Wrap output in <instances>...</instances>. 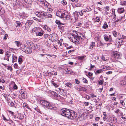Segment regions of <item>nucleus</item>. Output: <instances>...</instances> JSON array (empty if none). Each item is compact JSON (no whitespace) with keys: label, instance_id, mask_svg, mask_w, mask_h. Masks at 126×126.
<instances>
[{"label":"nucleus","instance_id":"obj_38","mask_svg":"<svg viewBox=\"0 0 126 126\" xmlns=\"http://www.w3.org/2000/svg\"><path fill=\"white\" fill-rule=\"evenodd\" d=\"M113 36L115 37H117V32L116 31H114L113 32Z\"/></svg>","mask_w":126,"mask_h":126},{"label":"nucleus","instance_id":"obj_54","mask_svg":"<svg viewBox=\"0 0 126 126\" xmlns=\"http://www.w3.org/2000/svg\"><path fill=\"white\" fill-rule=\"evenodd\" d=\"M81 4L80 3H78L76 4L75 5V6L76 7H78L79 6H81Z\"/></svg>","mask_w":126,"mask_h":126},{"label":"nucleus","instance_id":"obj_6","mask_svg":"<svg viewBox=\"0 0 126 126\" xmlns=\"http://www.w3.org/2000/svg\"><path fill=\"white\" fill-rule=\"evenodd\" d=\"M12 54L11 52H10L9 51H7L5 54V57L4 58V60H6L9 61V58L11 56H12Z\"/></svg>","mask_w":126,"mask_h":126},{"label":"nucleus","instance_id":"obj_58","mask_svg":"<svg viewBox=\"0 0 126 126\" xmlns=\"http://www.w3.org/2000/svg\"><path fill=\"white\" fill-rule=\"evenodd\" d=\"M48 34H46L44 35V36L45 38H46L48 37Z\"/></svg>","mask_w":126,"mask_h":126},{"label":"nucleus","instance_id":"obj_51","mask_svg":"<svg viewBox=\"0 0 126 126\" xmlns=\"http://www.w3.org/2000/svg\"><path fill=\"white\" fill-rule=\"evenodd\" d=\"M8 36V35L7 34H5L4 37H3V39L4 40H6L7 39V37Z\"/></svg>","mask_w":126,"mask_h":126},{"label":"nucleus","instance_id":"obj_11","mask_svg":"<svg viewBox=\"0 0 126 126\" xmlns=\"http://www.w3.org/2000/svg\"><path fill=\"white\" fill-rule=\"evenodd\" d=\"M109 121L111 123H115L117 122V118L116 117H113L109 118Z\"/></svg>","mask_w":126,"mask_h":126},{"label":"nucleus","instance_id":"obj_47","mask_svg":"<svg viewBox=\"0 0 126 126\" xmlns=\"http://www.w3.org/2000/svg\"><path fill=\"white\" fill-rule=\"evenodd\" d=\"M36 111L40 113H41V111L40 110L37 108H35L34 109Z\"/></svg>","mask_w":126,"mask_h":126},{"label":"nucleus","instance_id":"obj_22","mask_svg":"<svg viewBox=\"0 0 126 126\" xmlns=\"http://www.w3.org/2000/svg\"><path fill=\"white\" fill-rule=\"evenodd\" d=\"M95 43L94 42H92L89 47V48L90 49H92L93 47L95 46Z\"/></svg>","mask_w":126,"mask_h":126},{"label":"nucleus","instance_id":"obj_2","mask_svg":"<svg viewBox=\"0 0 126 126\" xmlns=\"http://www.w3.org/2000/svg\"><path fill=\"white\" fill-rule=\"evenodd\" d=\"M57 16L61 18H65V19L68 20L70 19V16L69 14L63 10L57 11L56 13Z\"/></svg>","mask_w":126,"mask_h":126},{"label":"nucleus","instance_id":"obj_42","mask_svg":"<svg viewBox=\"0 0 126 126\" xmlns=\"http://www.w3.org/2000/svg\"><path fill=\"white\" fill-rule=\"evenodd\" d=\"M2 116L3 117V120L5 121H8L10 120L9 119H7L4 116V115L3 114L2 115Z\"/></svg>","mask_w":126,"mask_h":126},{"label":"nucleus","instance_id":"obj_8","mask_svg":"<svg viewBox=\"0 0 126 126\" xmlns=\"http://www.w3.org/2000/svg\"><path fill=\"white\" fill-rule=\"evenodd\" d=\"M33 22V21L32 20H27L25 24V27L27 28H29Z\"/></svg>","mask_w":126,"mask_h":126},{"label":"nucleus","instance_id":"obj_17","mask_svg":"<svg viewBox=\"0 0 126 126\" xmlns=\"http://www.w3.org/2000/svg\"><path fill=\"white\" fill-rule=\"evenodd\" d=\"M12 57V62L13 63L17 61V57L14 54H13Z\"/></svg>","mask_w":126,"mask_h":126},{"label":"nucleus","instance_id":"obj_35","mask_svg":"<svg viewBox=\"0 0 126 126\" xmlns=\"http://www.w3.org/2000/svg\"><path fill=\"white\" fill-rule=\"evenodd\" d=\"M9 112L12 115V116H14V117L15 119V118L16 116L14 115V113L11 111H9Z\"/></svg>","mask_w":126,"mask_h":126},{"label":"nucleus","instance_id":"obj_37","mask_svg":"<svg viewBox=\"0 0 126 126\" xmlns=\"http://www.w3.org/2000/svg\"><path fill=\"white\" fill-rule=\"evenodd\" d=\"M33 30H34V31H36L39 32V30L40 31V30H41V29H40V28H39V27H37V28L35 27L34 28Z\"/></svg>","mask_w":126,"mask_h":126},{"label":"nucleus","instance_id":"obj_39","mask_svg":"<svg viewBox=\"0 0 126 126\" xmlns=\"http://www.w3.org/2000/svg\"><path fill=\"white\" fill-rule=\"evenodd\" d=\"M120 103L123 106H124L125 105L126 106V103H125V102H124V101L123 100H121L120 101Z\"/></svg>","mask_w":126,"mask_h":126},{"label":"nucleus","instance_id":"obj_28","mask_svg":"<svg viewBox=\"0 0 126 126\" xmlns=\"http://www.w3.org/2000/svg\"><path fill=\"white\" fill-rule=\"evenodd\" d=\"M126 38V36L122 35V37H121V38H119V41L121 40V41L122 42L123 40V39H125Z\"/></svg>","mask_w":126,"mask_h":126},{"label":"nucleus","instance_id":"obj_26","mask_svg":"<svg viewBox=\"0 0 126 126\" xmlns=\"http://www.w3.org/2000/svg\"><path fill=\"white\" fill-rule=\"evenodd\" d=\"M120 84L121 85H126V81L125 80H122L120 82Z\"/></svg>","mask_w":126,"mask_h":126},{"label":"nucleus","instance_id":"obj_55","mask_svg":"<svg viewBox=\"0 0 126 126\" xmlns=\"http://www.w3.org/2000/svg\"><path fill=\"white\" fill-rule=\"evenodd\" d=\"M91 10L92 9L90 7L87 8L86 10V11L87 12L90 11H91Z\"/></svg>","mask_w":126,"mask_h":126},{"label":"nucleus","instance_id":"obj_50","mask_svg":"<svg viewBox=\"0 0 126 126\" xmlns=\"http://www.w3.org/2000/svg\"><path fill=\"white\" fill-rule=\"evenodd\" d=\"M121 5H126V1H124L123 2L121 3Z\"/></svg>","mask_w":126,"mask_h":126},{"label":"nucleus","instance_id":"obj_56","mask_svg":"<svg viewBox=\"0 0 126 126\" xmlns=\"http://www.w3.org/2000/svg\"><path fill=\"white\" fill-rule=\"evenodd\" d=\"M84 58V57L83 56L80 57L78 59L80 60H82Z\"/></svg>","mask_w":126,"mask_h":126},{"label":"nucleus","instance_id":"obj_43","mask_svg":"<svg viewBox=\"0 0 126 126\" xmlns=\"http://www.w3.org/2000/svg\"><path fill=\"white\" fill-rule=\"evenodd\" d=\"M62 3L63 5H65L67 3L65 0H63L62 1Z\"/></svg>","mask_w":126,"mask_h":126},{"label":"nucleus","instance_id":"obj_20","mask_svg":"<svg viewBox=\"0 0 126 126\" xmlns=\"http://www.w3.org/2000/svg\"><path fill=\"white\" fill-rule=\"evenodd\" d=\"M122 42L121 41V40L118 41L117 42H116V45L118 47H120L121 45Z\"/></svg>","mask_w":126,"mask_h":126},{"label":"nucleus","instance_id":"obj_19","mask_svg":"<svg viewBox=\"0 0 126 126\" xmlns=\"http://www.w3.org/2000/svg\"><path fill=\"white\" fill-rule=\"evenodd\" d=\"M58 27H59L60 29L62 32H63L64 30V27H65V25H60V26H58Z\"/></svg>","mask_w":126,"mask_h":126},{"label":"nucleus","instance_id":"obj_49","mask_svg":"<svg viewBox=\"0 0 126 126\" xmlns=\"http://www.w3.org/2000/svg\"><path fill=\"white\" fill-rule=\"evenodd\" d=\"M82 81L84 83H87V80L85 78H83L82 79Z\"/></svg>","mask_w":126,"mask_h":126},{"label":"nucleus","instance_id":"obj_3","mask_svg":"<svg viewBox=\"0 0 126 126\" xmlns=\"http://www.w3.org/2000/svg\"><path fill=\"white\" fill-rule=\"evenodd\" d=\"M21 50L26 53H30L32 52V50L30 48H28L26 45H24L21 48Z\"/></svg>","mask_w":126,"mask_h":126},{"label":"nucleus","instance_id":"obj_46","mask_svg":"<svg viewBox=\"0 0 126 126\" xmlns=\"http://www.w3.org/2000/svg\"><path fill=\"white\" fill-rule=\"evenodd\" d=\"M53 74L51 72L47 73V75L48 76H51Z\"/></svg>","mask_w":126,"mask_h":126},{"label":"nucleus","instance_id":"obj_45","mask_svg":"<svg viewBox=\"0 0 126 126\" xmlns=\"http://www.w3.org/2000/svg\"><path fill=\"white\" fill-rule=\"evenodd\" d=\"M45 29L46 30H47L48 31H49V32H50L51 31V29L48 27L46 25V27H45Z\"/></svg>","mask_w":126,"mask_h":126},{"label":"nucleus","instance_id":"obj_31","mask_svg":"<svg viewBox=\"0 0 126 126\" xmlns=\"http://www.w3.org/2000/svg\"><path fill=\"white\" fill-rule=\"evenodd\" d=\"M8 103H10V104H9V106H10L13 107L14 106V103L11 100H10L9 101H8Z\"/></svg>","mask_w":126,"mask_h":126},{"label":"nucleus","instance_id":"obj_5","mask_svg":"<svg viewBox=\"0 0 126 126\" xmlns=\"http://www.w3.org/2000/svg\"><path fill=\"white\" fill-rule=\"evenodd\" d=\"M49 38L52 42L54 41L57 40L58 35L56 34H52L49 36Z\"/></svg>","mask_w":126,"mask_h":126},{"label":"nucleus","instance_id":"obj_32","mask_svg":"<svg viewBox=\"0 0 126 126\" xmlns=\"http://www.w3.org/2000/svg\"><path fill=\"white\" fill-rule=\"evenodd\" d=\"M14 43H15V44L17 47H19L21 45V44H20V42L19 41H15L14 42Z\"/></svg>","mask_w":126,"mask_h":126},{"label":"nucleus","instance_id":"obj_18","mask_svg":"<svg viewBox=\"0 0 126 126\" xmlns=\"http://www.w3.org/2000/svg\"><path fill=\"white\" fill-rule=\"evenodd\" d=\"M47 108L51 110H56L57 109V108L55 107H53L52 106L50 105L49 103V105L48 106H47Z\"/></svg>","mask_w":126,"mask_h":126},{"label":"nucleus","instance_id":"obj_64","mask_svg":"<svg viewBox=\"0 0 126 126\" xmlns=\"http://www.w3.org/2000/svg\"><path fill=\"white\" fill-rule=\"evenodd\" d=\"M84 104L86 106H87L89 105V103L88 102H85L84 103Z\"/></svg>","mask_w":126,"mask_h":126},{"label":"nucleus","instance_id":"obj_1","mask_svg":"<svg viewBox=\"0 0 126 126\" xmlns=\"http://www.w3.org/2000/svg\"><path fill=\"white\" fill-rule=\"evenodd\" d=\"M61 112L62 115L68 118L73 119L75 118V112L72 110L70 111L68 109L63 108Z\"/></svg>","mask_w":126,"mask_h":126},{"label":"nucleus","instance_id":"obj_15","mask_svg":"<svg viewBox=\"0 0 126 126\" xmlns=\"http://www.w3.org/2000/svg\"><path fill=\"white\" fill-rule=\"evenodd\" d=\"M39 32H38L36 33V35L37 36H42L44 33V32L41 30V31Z\"/></svg>","mask_w":126,"mask_h":126},{"label":"nucleus","instance_id":"obj_25","mask_svg":"<svg viewBox=\"0 0 126 126\" xmlns=\"http://www.w3.org/2000/svg\"><path fill=\"white\" fill-rule=\"evenodd\" d=\"M55 23L58 25V26H60V25H64L63 23H61L60 21L58 20H56Z\"/></svg>","mask_w":126,"mask_h":126},{"label":"nucleus","instance_id":"obj_13","mask_svg":"<svg viewBox=\"0 0 126 126\" xmlns=\"http://www.w3.org/2000/svg\"><path fill=\"white\" fill-rule=\"evenodd\" d=\"M114 112L117 114H119L118 115L119 116H123V112L119 109H117L116 110L114 111Z\"/></svg>","mask_w":126,"mask_h":126},{"label":"nucleus","instance_id":"obj_10","mask_svg":"<svg viewBox=\"0 0 126 126\" xmlns=\"http://www.w3.org/2000/svg\"><path fill=\"white\" fill-rule=\"evenodd\" d=\"M120 53L117 51L113 53V57L116 59L120 58Z\"/></svg>","mask_w":126,"mask_h":126},{"label":"nucleus","instance_id":"obj_7","mask_svg":"<svg viewBox=\"0 0 126 126\" xmlns=\"http://www.w3.org/2000/svg\"><path fill=\"white\" fill-rule=\"evenodd\" d=\"M40 103L41 105L45 107H47L49 105V103L48 102L44 100H40Z\"/></svg>","mask_w":126,"mask_h":126},{"label":"nucleus","instance_id":"obj_16","mask_svg":"<svg viewBox=\"0 0 126 126\" xmlns=\"http://www.w3.org/2000/svg\"><path fill=\"white\" fill-rule=\"evenodd\" d=\"M125 10L124 8H119L118 9V12L119 13H122L124 12Z\"/></svg>","mask_w":126,"mask_h":126},{"label":"nucleus","instance_id":"obj_44","mask_svg":"<svg viewBox=\"0 0 126 126\" xmlns=\"http://www.w3.org/2000/svg\"><path fill=\"white\" fill-rule=\"evenodd\" d=\"M52 84L54 85V86H55L56 87H58V85L55 83L54 82V81H52Z\"/></svg>","mask_w":126,"mask_h":126},{"label":"nucleus","instance_id":"obj_4","mask_svg":"<svg viewBox=\"0 0 126 126\" xmlns=\"http://www.w3.org/2000/svg\"><path fill=\"white\" fill-rule=\"evenodd\" d=\"M36 15L40 18L43 19L44 16H47V13L43 11L39 12H36L35 13Z\"/></svg>","mask_w":126,"mask_h":126},{"label":"nucleus","instance_id":"obj_53","mask_svg":"<svg viewBox=\"0 0 126 126\" xmlns=\"http://www.w3.org/2000/svg\"><path fill=\"white\" fill-rule=\"evenodd\" d=\"M75 81L76 83L77 84H79L80 83V82L78 80V79H75Z\"/></svg>","mask_w":126,"mask_h":126},{"label":"nucleus","instance_id":"obj_23","mask_svg":"<svg viewBox=\"0 0 126 126\" xmlns=\"http://www.w3.org/2000/svg\"><path fill=\"white\" fill-rule=\"evenodd\" d=\"M85 11L84 10H82L79 11V13L80 15L82 16L85 13Z\"/></svg>","mask_w":126,"mask_h":126},{"label":"nucleus","instance_id":"obj_63","mask_svg":"<svg viewBox=\"0 0 126 126\" xmlns=\"http://www.w3.org/2000/svg\"><path fill=\"white\" fill-rule=\"evenodd\" d=\"M14 88L15 89H17V87L16 85V84H15L14 85Z\"/></svg>","mask_w":126,"mask_h":126},{"label":"nucleus","instance_id":"obj_34","mask_svg":"<svg viewBox=\"0 0 126 126\" xmlns=\"http://www.w3.org/2000/svg\"><path fill=\"white\" fill-rule=\"evenodd\" d=\"M103 69H102L97 70L96 71V73H97L98 74H99V73H102V71H103L102 70H103Z\"/></svg>","mask_w":126,"mask_h":126},{"label":"nucleus","instance_id":"obj_40","mask_svg":"<svg viewBox=\"0 0 126 126\" xmlns=\"http://www.w3.org/2000/svg\"><path fill=\"white\" fill-rule=\"evenodd\" d=\"M110 68V67L108 66L107 67L106 66H104L102 69H104V70H108Z\"/></svg>","mask_w":126,"mask_h":126},{"label":"nucleus","instance_id":"obj_48","mask_svg":"<svg viewBox=\"0 0 126 126\" xmlns=\"http://www.w3.org/2000/svg\"><path fill=\"white\" fill-rule=\"evenodd\" d=\"M53 93H54V94L53 95L54 96H55L56 97H58L60 96V95H59L57 93H55V92H54V93L53 92Z\"/></svg>","mask_w":126,"mask_h":126},{"label":"nucleus","instance_id":"obj_36","mask_svg":"<svg viewBox=\"0 0 126 126\" xmlns=\"http://www.w3.org/2000/svg\"><path fill=\"white\" fill-rule=\"evenodd\" d=\"M18 62L20 64H21L22 62V58L20 57H19L18 59Z\"/></svg>","mask_w":126,"mask_h":126},{"label":"nucleus","instance_id":"obj_59","mask_svg":"<svg viewBox=\"0 0 126 126\" xmlns=\"http://www.w3.org/2000/svg\"><path fill=\"white\" fill-rule=\"evenodd\" d=\"M8 69L10 70L11 71H12V67L10 66L8 67Z\"/></svg>","mask_w":126,"mask_h":126},{"label":"nucleus","instance_id":"obj_33","mask_svg":"<svg viewBox=\"0 0 126 126\" xmlns=\"http://www.w3.org/2000/svg\"><path fill=\"white\" fill-rule=\"evenodd\" d=\"M123 17V16H120L119 17H117V20L115 21V22H116L118 21H119L120 20H121L122 19V17Z\"/></svg>","mask_w":126,"mask_h":126},{"label":"nucleus","instance_id":"obj_27","mask_svg":"<svg viewBox=\"0 0 126 126\" xmlns=\"http://www.w3.org/2000/svg\"><path fill=\"white\" fill-rule=\"evenodd\" d=\"M65 85L70 88H71L72 86V84L69 82H67L65 84Z\"/></svg>","mask_w":126,"mask_h":126},{"label":"nucleus","instance_id":"obj_21","mask_svg":"<svg viewBox=\"0 0 126 126\" xmlns=\"http://www.w3.org/2000/svg\"><path fill=\"white\" fill-rule=\"evenodd\" d=\"M24 117V116L23 115L21 114H18L17 116V118L21 120L23 119Z\"/></svg>","mask_w":126,"mask_h":126},{"label":"nucleus","instance_id":"obj_61","mask_svg":"<svg viewBox=\"0 0 126 126\" xmlns=\"http://www.w3.org/2000/svg\"><path fill=\"white\" fill-rule=\"evenodd\" d=\"M96 21L97 22H99L100 20V19L98 17H97L96 18Z\"/></svg>","mask_w":126,"mask_h":126},{"label":"nucleus","instance_id":"obj_60","mask_svg":"<svg viewBox=\"0 0 126 126\" xmlns=\"http://www.w3.org/2000/svg\"><path fill=\"white\" fill-rule=\"evenodd\" d=\"M112 73V72L111 71H109L107 72L106 73V74L107 75H109L110 74H111Z\"/></svg>","mask_w":126,"mask_h":126},{"label":"nucleus","instance_id":"obj_52","mask_svg":"<svg viewBox=\"0 0 126 126\" xmlns=\"http://www.w3.org/2000/svg\"><path fill=\"white\" fill-rule=\"evenodd\" d=\"M21 96L22 98H25V96L23 92L21 94Z\"/></svg>","mask_w":126,"mask_h":126},{"label":"nucleus","instance_id":"obj_24","mask_svg":"<svg viewBox=\"0 0 126 126\" xmlns=\"http://www.w3.org/2000/svg\"><path fill=\"white\" fill-rule=\"evenodd\" d=\"M5 13V11L1 7H0V14H3Z\"/></svg>","mask_w":126,"mask_h":126},{"label":"nucleus","instance_id":"obj_12","mask_svg":"<svg viewBox=\"0 0 126 126\" xmlns=\"http://www.w3.org/2000/svg\"><path fill=\"white\" fill-rule=\"evenodd\" d=\"M76 89L78 91H85L86 89L83 87L77 86L76 87Z\"/></svg>","mask_w":126,"mask_h":126},{"label":"nucleus","instance_id":"obj_9","mask_svg":"<svg viewBox=\"0 0 126 126\" xmlns=\"http://www.w3.org/2000/svg\"><path fill=\"white\" fill-rule=\"evenodd\" d=\"M104 36L105 40L106 42L109 41L110 42H111L112 41L111 37L110 35H109V36L104 35Z\"/></svg>","mask_w":126,"mask_h":126},{"label":"nucleus","instance_id":"obj_30","mask_svg":"<svg viewBox=\"0 0 126 126\" xmlns=\"http://www.w3.org/2000/svg\"><path fill=\"white\" fill-rule=\"evenodd\" d=\"M80 38L77 36H75V42H77L78 41L80 40Z\"/></svg>","mask_w":126,"mask_h":126},{"label":"nucleus","instance_id":"obj_29","mask_svg":"<svg viewBox=\"0 0 126 126\" xmlns=\"http://www.w3.org/2000/svg\"><path fill=\"white\" fill-rule=\"evenodd\" d=\"M108 27V25L106 22H105L103 26V28L105 29H106Z\"/></svg>","mask_w":126,"mask_h":126},{"label":"nucleus","instance_id":"obj_57","mask_svg":"<svg viewBox=\"0 0 126 126\" xmlns=\"http://www.w3.org/2000/svg\"><path fill=\"white\" fill-rule=\"evenodd\" d=\"M17 25L16 26L17 27H19L20 26L22 25L21 23H20L19 22L17 23Z\"/></svg>","mask_w":126,"mask_h":126},{"label":"nucleus","instance_id":"obj_41","mask_svg":"<svg viewBox=\"0 0 126 126\" xmlns=\"http://www.w3.org/2000/svg\"><path fill=\"white\" fill-rule=\"evenodd\" d=\"M76 36L80 37V38H81V36H79V35H80V34H81L80 32H77L76 33Z\"/></svg>","mask_w":126,"mask_h":126},{"label":"nucleus","instance_id":"obj_62","mask_svg":"<svg viewBox=\"0 0 126 126\" xmlns=\"http://www.w3.org/2000/svg\"><path fill=\"white\" fill-rule=\"evenodd\" d=\"M102 59H103V60L104 61H107V59H106V60H105V58L104 57V56H102Z\"/></svg>","mask_w":126,"mask_h":126},{"label":"nucleus","instance_id":"obj_14","mask_svg":"<svg viewBox=\"0 0 126 126\" xmlns=\"http://www.w3.org/2000/svg\"><path fill=\"white\" fill-rule=\"evenodd\" d=\"M72 35V36L70 37V40L71 41L74 43H75V36H76V35L74 34Z\"/></svg>","mask_w":126,"mask_h":126}]
</instances>
